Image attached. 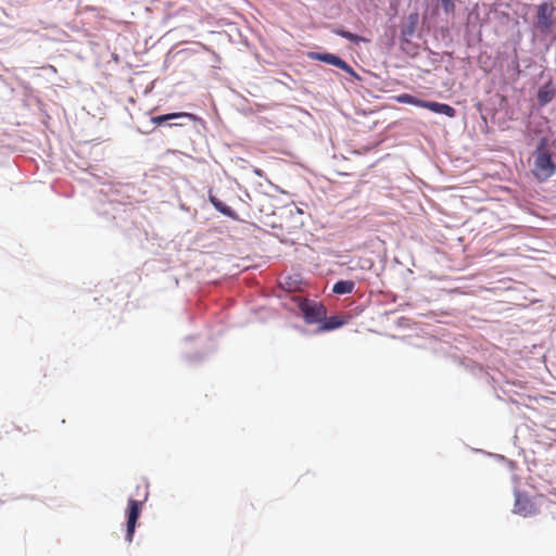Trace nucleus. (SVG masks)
I'll return each mask as SVG.
<instances>
[{
    "label": "nucleus",
    "instance_id": "7ed1b4c3",
    "mask_svg": "<svg viewBox=\"0 0 556 556\" xmlns=\"http://www.w3.org/2000/svg\"><path fill=\"white\" fill-rule=\"evenodd\" d=\"M309 58L312 60L320 61L330 65H333L336 67L341 68L345 73L358 77L355 71L340 56L332 54V53H320V52H311Z\"/></svg>",
    "mask_w": 556,
    "mask_h": 556
},
{
    "label": "nucleus",
    "instance_id": "9d476101",
    "mask_svg": "<svg viewBox=\"0 0 556 556\" xmlns=\"http://www.w3.org/2000/svg\"><path fill=\"white\" fill-rule=\"evenodd\" d=\"M210 201L211 203L213 204V206L218 211L220 212L222 214L226 215V216H229L231 218H236V213L233 212V210H231L228 205H226L225 203H223L220 200H218L215 195H213L212 193H210Z\"/></svg>",
    "mask_w": 556,
    "mask_h": 556
},
{
    "label": "nucleus",
    "instance_id": "20e7f679",
    "mask_svg": "<svg viewBox=\"0 0 556 556\" xmlns=\"http://www.w3.org/2000/svg\"><path fill=\"white\" fill-rule=\"evenodd\" d=\"M141 506H142L141 502L134 500V498H129L128 511H127V529H126V540L128 542L132 541V536H134L135 529H136V523L140 516Z\"/></svg>",
    "mask_w": 556,
    "mask_h": 556
},
{
    "label": "nucleus",
    "instance_id": "1a4fd4ad",
    "mask_svg": "<svg viewBox=\"0 0 556 556\" xmlns=\"http://www.w3.org/2000/svg\"><path fill=\"white\" fill-rule=\"evenodd\" d=\"M180 117H187V118H193V115L190 114V113H185V112H181V113H170V114H164V115H159V116H153L151 118V122L155 125H161L167 121H170V119H175V118H180Z\"/></svg>",
    "mask_w": 556,
    "mask_h": 556
},
{
    "label": "nucleus",
    "instance_id": "2eb2a0df",
    "mask_svg": "<svg viewBox=\"0 0 556 556\" xmlns=\"http://www.w3.org/2000/svg\"><path fill=\"white\" fill-rule=\"evenodd\" d=\"M334 34L340 36V37H342V38H345V39H348V40H350V41H352L354 43H358V42H361L363 40V38L359 37L358 35H355V34H353L351 31H348L345 29H342V28L334 29Z\"/></svg>",
    "mask_w": 556,
    "mask_h": 556
},
{
    "label": "nucleus",
    "instance_id": "6e6552de",
    "mask_svg": "<svg viewBox=\"0 0 556 556\" xmlns=\"http://www.w3.org/2000/svg\"><path fill=\"white\" fill-rule=\"evenodd\" d=\"M346 324V319L343 316H331L325 317V319L320 323L318 327V331H330L337 328L342 327Z\"/></svg>",
    "mask_w": 556,
    "mask_h": 556
},
{
    "label": "nucleus",
    "instance_id": "ddd939ff",
    "mask_svg": "<svg viewBox=\"0 0 556 556\" xmlns=\"http://www.w3.org/2000/svg\"><path fill=\"white\" fill-rule=\"evenodd\" d=\"M395 100L399 103L412 104V105H416V106H420V108H424V104H425L424 100H419V99H417L414 96L408 94V93L399 94V96L395 97Z\"/></svg>",
    "mask_w": 556,
    "mask_h": 556
},
{
    "label": "nucleus",
    "instance_id": "f03ea898",
    "mask_svg": "<svg viewBox=\"0 0 556 556\" xmlns=\"http://www.w3.org/2000/svg\"><path fill=\"white\" fill-rule=\"evenodd\" d=\"M299 308L303 314L305 323L309 325L317 323L320 324L327 315V309L321 303L307 299H302L300 301Z\"/></svg>",
    "mask_w": 556,
    "mask_h": 556
},
{
    "label": "nucleus",
    "instance_id": "9b49d317",
    "mask_svg": "<svg viewBox=\"0 0 556 556\" xmlns=\"http://www.w3.org/2000/svg\"><path fill=\"white\" fill-rule=\"evenodd\" d=\"M554 90L552 89L551 85L547 84L543 87H541L538 91V100H539V103L541 105H545L547 104L548 102L552 101V99L554 98Z\"/></svg>",
    "mask_w": 556,
    "mask_h": 556
},
{
    "label": "nucleus",
    "instance_id": "f257e3e1",
    "mask_svg": "<svg viewBox=\"0 0 556 556\" xmlns=\"http://www.w3.org/2000/svg\"><path fill=\"white\" fill-rule=\"evenodd\" d=\"M556 165L552 161L551 154L542 147L538 148L533 164V175L539 180H546L554 175Z\"/></svg>",
    "mask_w": 556,
    "mask_h": 556
},
{
    "label": "nucleus",
    "instance_id": "f8f14e48",
    "mask_svg": "<svg viewBox=\"0 0 556 556\" xmlns=\"http://www.w3.org/2000/svg\"><path fill=\"white\" fill-rule=\"evenodd\" d=\"M354 287L355 283L351 280H340L333 285L332 291L336 294H348L354 290Z\"/></svg>",
    "mask_w": 556,
    "mask_h": 556
},
{
    "label": "nucleus",
    "instance_id": "f3484780",
    "mask_svg": "<svg viewBox=\"0 0 556 556\" xmlns=\"http://www.w3.org/2000/svg\"><path fill=\"white\" fill-rule=\"evenodd\" d=\"M254 173H255L257 176H260V177H262V175H263V173H262V170H261V169H255V170H254Z\"/></svg>",
    "mask_w": 556,
    "mask_h": 556
},
{
    "label": "nucleus",
    "instance_id": "a211bd4d",
    "mask_svg": "<svg viewBox=\"0 0 556 556\" xmlns=\"http://www.w3.org/2000/svg\"><path fill=\"white\" fill-rule=\"evenodd\" d=\"M283 285H285V286H288V289H289L290 291H291V290H293V289H292V287H291V285H290L289 282H287V281H286Z\"/></svg>",
    "mask_w": 556,
    "mask_h": 556
},
{
    "label": "nucleus",
    "instance_id": "4468645a",
    "mask_svg": "<svg viewBox=\"0 0 556 556\" xmlns=\"http://www.w3.org/2000/svg\"><path fill=\"white\" fill-rule=\"evenodd\" d=\"M351 263L353 264L351 266V269L361 268L363 270H370L374 267L372 260L368 258V257H364V258L361 257L355 264H354V261H351Z\"/></svg>",
    "mask_w": 556,
    "mask_h": 556
},
{
    "label": "nucleus",
    "instance_id": "39448f33",
    "mask_svg": "<svg viewBox=\"0 0 556 556\" xmlns=\"http://www.w3.org/2000/svg\"><path fill=\"white\" fill-rule=\"evenodd\" d=\"M554 7L549 3H542L538 8V25L542 30L551 28Z\"/></svg>",
    "mask_w": 556,
    "mask_h": 556
},
{
    "label": "nucleus",
    "instance_id": "423d86ee",
    "mask_svg": "<svg viewBox=\"0 0 556 556\" xmlns=\"http://www.w3.org/2000/svg\"><path fill=\"white\" fill-rule=\"evenodd\" d=\"M514 510H515V513L522 515L525 517L531 516L536 513V508L531 503V501L525 496H521L520 494H518L516 497Z\"/></svg>",
    "mask_w": 556,
    "mask_h": 556
},
{
    "label": "nucleus",
    "instance_id": "0eeeda50",
    "mask_svg": "<svg viewBox=\"0 0 556 556\" xmlns=\"http://www.w3.org/2000/svg\"><path fill=\"white\" fill-rule=\"evenodd\" d=\"M424 108L430 110L433 113L443 114L448 117H454L456 114V111L453 106L435 101H425Z\"/></svg>",
    "mask_w": 556,
    "mask_h": 556
},
{
    "label": "nucleus",
    "instance_id": "dca6fc26",
    "mask_svg": "<svg viewBox=\"0 0 556 556\" xmlns=\"http://www.w3.org/2000/svg\"><path fill=\"white\" fill-rule=\"evenodd\" d=\"M441 7L446 13H454L455 4L453 0H441Z\"/></svg>",
    "mask_w": 556,
    "mask_h": 556
}]
</instances>
